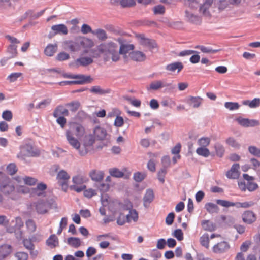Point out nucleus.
<instances>
[{"label":"nucleus","mask_w":260,"mask_h":260,"mask_svg":"<svg viewBox=\"0 0 260 260\" xmlns=\"http://www.w3.org/2000/svg\"><path fill=\"white\" fill-rule=\"evenodd\" d=\"M70 129L66 131V137L69 143L75 149H79L80 143L78 139H80L85 134L84 127L80 123L70 122L69 123Z\"/></svg>","instance_id":"f257e3e1"},{"label":"nucleus","mask_w":260,"mask_h":260,"mask_svg":"<svg viewBox=\"0 0 260 260\" xmlns=\"http://www.w3.org/2000/svg\"><path fill=\"white\" fill-rule=\"evenodd\" d=\"M242 0H204L200 7L199 11L205 16H210V9L213 5L218 7L219 10H223L230 5H238Z\"/></svg>","instance_id":"f03ea898"},{"label":"nucleus","mask_w":260,"mask_h":260,"mask_svg":"<svg viewBox=\"0 0 260 260\" xmlns=\"http://www.w3.org/2000/svg\"><path fill=\"white\" fill-rule=\"evenodd\" d=\"M97 50L104 55L106 61L111 58L113 61L116 62L120 58L118 45L114 42L102 43L98 46Z\"/></svg>","instance_id":"7ed1b4c3"},{"label":"nucleus","mask_w":260,"mask_h":260,"mask_svg":"<svg viewBox=\"0 0 260 260\" xmlns=\"http://www.w3.org/2000/svg\"><path fill=\"white\" fill-rule=\"evenodd\" d=\"M66 78L70 79H75L76 80L74 81H64L59 83L61 86L75 85V84H83L85 83H90L93 81V79L90 76H85L83 75H68L64 76Z\"/></svg>","instance_id":"20e7f679"},{"label":"nucleus","mask_w":260,"mask_h":260,"mask_svg":"<svg viewBox=\"0 0 260 260\" xmlns=\"http://www.w3.org/2000/svg\"><path fill=\"white\" fill-rule=\"evenodd\" d=\"M31 206L38 214H46L52 208V205L48 200H39L33 202Z\"/></svg>","instance_id":"39448f33"},{"label":"nucleus","mask_w":260,"mask_h":260,"mask_svg":"<svg viewBox=\"0 0 260 260\" xmlns=\"http://www.w3.org/2000/svg\"><path fill=\"white\" fill-rule=\"evenodd\" d=\"M39 154L40 151L38 149L30 144H25L21 146L18 157L24 159L25 157H35L39 156Z\"/></svg>","instance_id":"423d86ee"},{"label":"nucleus","mask_w":260,"mask_h":260,"mask_svg":"<svg viewBox=\"0 0 260 260\" xmlns=\"http://www.w3.org/2000/svg\"><path fill=\"white\" fill-rule=\"evenodd\" d=\"M216 203L222 207H229L231 206H236L238 207L247 208H249L254 205V203L252 201L250 202H245L243 203H233L226 200H217Z\"/></svg>","instance_id":"0eeeda50"},{"label":"nucleus","mask_w":260,"mask_h":260,"mask_svg":"<svg viewBox=\"0 0 260 260\" xmlns=\"http://www.w3.org/2000/svg\"><path fill=\"white\" fill-rule=\"evenodd\" d=\"M12 222H15L14 227L12 229H9L10 233H15L17 239H21L23 237V232L20 231L21 228L23 226V222L20 217L15 218V220L12 221Z\"/></svg>","instance_id":"6e6552de"},{"label":"nucleus","mask_w":260,"mask_h":260,"mask_svg":"<svg viewBox=\"0 0 260 260\" xmlns=\"http://www.w3.org/2000/svg\"><path fill=\"white\" fill-rule=\"evenodd\" d=\"M93 62V60L91 57L81 56L71 63L70 66L76 68L80 66L86 67L92 63Z\"/></svg>","instance_id":"1a4fd4ad"},{"label":"nucleus","mask_w":260,"mask_h":260,"mask_svg":"<svg viewBox=\"0 0 260 260\" xmlns=\"http://www.w3.org/2000/svg\"><path fill=\"white\" fill-rule=\"evenodd\" d=\"M109 173L113 177L125 179L129 178L131 175V172L127 168H124L122 171L116 168H112L109 170Z\"/></svg>","instance_id":"9d476101"},{"label":"nucleus","mask_w":260,"mask_h":260,"mask_svg":"<svg viewBox=\"0 0 260 260\" xmlns=\"http://www.w3.org/2000/svg\"><path fill=\"white\" fill-rule=\"evenodd\" d=\"M236 121L240 125L245 127H254L259 126L260 124L259 121L257 120L249 119L241 117H238L236 119Z\"/></svg>","instance_id":"9b49d317"},{"label":"nucleus","mask_w":260,"mask_h":260,"mask_svg":"<svg viewBox=\"0 0 260 260\" xmlns=\"http://www.w3.org/2000/svg\"><path fill=\"white\" fill-rule=\"evenodd\" d=\"M15 186L13 183L8 178L0 185V190L5 194H10L15 190Z\"/></svg>","instance_id":"f8f14e48"},{"label":"nucleus","mask_w":260,"mask_h":260,"mask_svg":"<svg viewBox=\"0 0 260 260\" xmlns=\"http://www.w3.org/2000/svg\"><path fill=\"white\" fill-rule=\"evenodd\" d=\"M230 248L228 242L223 241L215 244L212 247V251L214 253L221 254L227 251Z\"/></svg>","instance_id":"ddd939ff"},{"label":"nucleus","mask_w":260,"mask_h":260,"mask_svg":"<svg viewBox=\"0 0 260 260\" xmlns=\"http://www.w3.org/2000/svg\"><path fill=\"white\" fill-rule=\"evenodd\" d=\"M78 40L80 48L85 49V50L83 52L84 53H87L88 52L87 49L92 48L94 45V42L92 39L85 37H80L78 38Z\"/></svg>","instance_id":"4468645a"},{"label":"nucleus","mask_w":260,"mask_h":260,"mask_svg":"<svg viewBox=\"0 0 260 260\" xmlns=\"http://www.w3.org/2000/svg\"><path fill=\"white\" fill-rule=\"evenodd\" d=\"M139 43L142 46L150 50L157 47V44L154 40L146 38L143 35L140 36Z\"/></svg>","instance_id":"2eb2a0df"},{"label":"nucleus","mask_w":260,"mask_h":260,"mask_svg":"<svg viewBox=\"0 0 260 260\" xmlns=\"http://www.w3.org/2000/svg\"><path fill=\"white\" fill-rule=\"evenodd\" d=\"M70 177L68 173L64 170L60 171L56 177L58 183L62 188H67L68 182Z\"/></svg>","instance_id":"dca6fc26"},{"label":"nucleus","mask_w":260,"mask_h":260,"mask_svg":"<svg viewBox=\"0 0 260 260\" xmlns=\"http://www.w3.org/2000/svg\"><path fill=\"white\" fill-rule=\"evenodd\" d=\"M64 48L71 52H77L80 50L78 38L75 41L67 40L63 42Z\"/></svg>","instance_id":"f3484780"},{"label":"nucleus","mask_w":260,"mask_h":260,"mask_svg":"<svg viewBox=\"0 0 260 260\" xmlns=\"http://www.w3.org/2000/svg\"><path fill=\"white\" fill-rule=\"evenodd\" d=\"M243 221L247 224H252L256 220V214L252 211H245L242 215Z\"/></svg>","instance_id":"a211bd4d"},{"label":"nucleus","mask_w":260,"mask_h":260,"mask_svg":"<svg viewBox=\"0 0 260 260\" xmlns=\"http://www.w3.org/2000/svg\"><path fill=\"white\" fill-rule=\"evenodd\" d=\"M240 165L239 164H233L230 170L226 173V176L229 179H237L240 175L239 172Z\"/></svg>","instance_id":"6ab92c4d"},{"label":"nucleus","mask_w":260,"mask_h":260,"mask_svg":"<svg viewBox=\"0 0 260 260\" xmlns=\"http://www.w3.org/2000/svg\"><path fill=\"white\" fill-rule=\"evenodd\" d=\"M129 58L137 62L144 61L146 59V55L140 51H133L129 53Z\"/></svg>","instance_id":"aec40b11"},{"label":"nucleus","mask_w":260,"mask_h":260,"mask_svg":"<svg viewBox=\"0 0 260 260\" xmlns=\"http://www.w3.org/2000/svg\"><path fill=\"white\" fill-rule=\"evenodd\" d=\"M243 177L247 182V189L249 191H253L258 188V185L253 182L254 178L247 174H244Z\"/></svg>","instance_id":"412c9836"},{"label":"nucleus","mask_w":260,"mask_h":260,"mask_svg":"<svg viewBox=\"0 0 260 260\" xmlns=\"http://www.w3.org/2000/svg\"><path fill=\"white\" fill-rule=\"evenodd\" d=\"M171 84L166 83L161 80H156L151 82L149 86L147 87V90H157L164 87H169Z\"/></svg>","instance_id":"4be33fe9"},{"label":"nucleus","mask_w":260,"mask_h":260,"mask_svg":"<svg viewBox=\"0 0 260 260\" xmlns=\"http://www.w3.org/2000/svg\"><path fill=\"white\" fill-rule=\"evenodd\" d=\"M117 41L121 44L119 48V55L122 54L125 57L126 54L129 51H132L135 49V46L133 44H122L120 39H118Z\"/></svg>","instance_id":"5701e85b"},{"label":"nucleus","mask_w":260,"mask_h":260,"mask_svg":"<svg viewBox=\"0 0 260 260\" xmlns=\"http://www.w3.org/2000/svg\"><path fill=\"white\" fill-rule=\"evenodd\" d=\"M89 175L92 180L101 182L104 178V173L102 171L93 169L90 171Z\"/></svg>","instance_id":"b1692460"},{"label":"nucleus","mask_w":260,"mask_h":260,"mask_svg":"<svg viewBox=\"0 0 260 260\" xmlns=\"http://www.w3.org/2000/svg\"><path fill=\"white\" fill-rule=\"evenodd\" d=\"M183 64L181 62H174L166 66V70L167 71L173 73L175 71L179 73L183 68Z\"/></svg>","instance_id":"393cba45"},{"label":"nucleus","mask_w":260,"mask_h":260,"mask_svg":"<svg viewBox=\"0 0 260 260\" xmlns=\"http://www.w3.org/2000/svg\"><path fill=\"white\" fill-rule=\"evenodd\" d=\"M203 99L200 96H189L186 100V102L193 108H198L200 106Z\"/></svg>","instance_id":"a878e982"},{"label":"nucleus","mask_w":260,"mask_h":260,"mask_svg":"<svg viewBox=\"0 0 260 260\" xmlns=\"http://www.w3.org/2000/svg\"><path fill=\"white\" fill-rule=\"evenodd\" d=\"M69 115V111L62 105L58 106L53 112V115L54 117L58 116H68Z\"/></svg>","instance_id":"bb28decb"},{"label":"nucleus","mask_w":260,"mask_h":260,"mask_svg":"<svg viewBox=\"0 0 260 260\" xmlns=\"http://www.w3.org/2000/svg\"><path fill=\"white\" fill-rule=\"evenodd\" d=\"M51 29L54 32L55 34L67 35L68 32L67 26L63 24L53 25Z\"/></svg>","instance_id":"cd10ccee"},{"label":"nucleus","mask_w":260,"mask_h":260,"mask_svg":"<svg viewBox=\"0 0 260 260\" xmlns=\"http://www.w3.org/2000/svg\"><path fill=\"white\" fill-rule=\"evenodd\" d=\"M46 244L51 248H54L58 246L59 242L58 238L54 234L51 235L47 240Z\"/></svg>","instance_id":"c85d7f7f"},{"label":"nucleus","mask_w":260,"mask_h":260,"mask_svg":"<svg viewBox=\"0 0 260 260\" xmlns=\"http://www.w3.org/2000/svg\"><path fill=\"white\" fill-rule=\"evenodd\" d=\"M113 4L119 3L122 7H131L136 5L135 0H111Z\"/></svg>","instance_id":"c756f323"},{"label":"nucleus","mask_w":260,"mask_h":260,"mask_svg":"<svg viewBox=\"0 0 260 260\" xmlns=\"http://www.w3.org/2000/svg\"><path fill=\"white\" fill-rule=\"evenodd\" d=\"M89 91L91 93L98 95H104L110 92L109 89H103L100 86H93L89 89Z\"/></svg>","instance_id":"7c9ffc66"},{"label":"nucleus","mask_w":260,"mask_h":260,"mask_svg":"<svg viewBox=\"0 0 260 260\" xmlns=\"http://www.w3.org/2000/svg\"><path fill=\"white\" fill-rule=\"evenodd\" d=\"M95 137L99 140L104 139L107 135L106 130L100 126H96L94 130Z\"/></svg>","instance_id":"2f4dec72"},{"label":"nucleus","mask_w":260,"mask_h":260,"mask_svg":"<svg viewBox=\"0 0 260 260\" xmlns=\"http://www.w3.org/2000/svg\"><path fill=\"white\" fill-rule=\"evenodd\" d=\"M88 180V178L83 175L79 174L74 176L72 178V181L74 184L83 185L85 182Z\"/></svg>","instance_id":"473e14b6"},{"label":"nucleus","mask_w":260,"mask_h":260,"mask_svg":"<svg viewBox=\"0 0 260 260\" xmlns=\"http://www.w3.org/2000/svg\"><path fill=\"white\" fill-rule=\"evenodd\" d=\"M154 199V193L152 190L148 189L146 191V193L143 198L144 205L147 206L153 201Z\"/></svg>","instance_id":"72a5a7b5"},{"label":"nucleus","mask_w":260,"mask_h":260,"mask_svg":"<svg viewBox=\"0 0 260 260\" xmlns=\"http://www.w3.org/2000/svg\"><path fill=\"white\" fill-rule=\"evenodd\" d=\"M242 104L244 105L248 106L251 108H256L260 105V99L256 98L252 101L245 100L242 102Z\"/></svg>","instance_id":"f704fd0d"},{"label":"nucleus","mask_w":260,"mask_h":260,"mask_svg":"<svg viewBox=\"0 0 260 260\" xmlns=\"http://www.w3.org/2000/svg\"><path fill=\"white\" fill-rule=\"evenodd\" d=\"M225 143L229 146L235 149H239L241 146L238 141L232 137L227 138L225 140Z\"/></svg>","instance_id":"c9c22d12"},{"label":"nucleus","mask_w":260,"mask_h":260,"mask_svg":"<svg viewBox=\"0 0 260 260\" xmlns=\"http://www.w3.org/2000/svg\"><path fill=\"white\" fill-rule=\"evenodd\" d=\"M47 189V185L43 183H40L37 184L34 188V193L38 196H43L45 194V190Z\"/></svg>","instance_id":"e433bc0d"},{"label":"nucleus","mask_w":260,"mask_h":260,"mask_svg":"<svg viewBox=\"0 0 260 260\" xmlns=\"http://www.w3.org/2000/svg\"><path fill=\"white\" fill-rule=\"evenodd\" d=\"M205 208L206 210L211 214L217 213L219 211L218 206L212 203H207L205 205Z\"/></svg>","instance_id":"4c0bfd02"},{"label":"nucleus","mask_w":260,"mask_h":260,"mask_svg":"<svg viewBox=\"0 0 260 260\" xmlns=\"http://www.w3.org/2000/svg\"><path fill=\"white\" fill-rule=\"evenodd\" d=\"M57 49V44H49L45 49L44 53L48 56H52L56 52Z\"/></svg>","instance_id":"58836bf2"},{"label":"nucleus","mask_w":260,"mask_h":260,"mask_svg":"<svg viewBox=\"0 0 260 260\" xmlns=\"http://www.w3.org/2000/svg\"><path fill=\"white\" fill-rule=\"evenodd\" d=\"M17 46L14 44H11L8 47L7 52L9 54V56L8 59L14 58L17 56Z\"/></svg>","instance_id":"ea45409f"},{"label":"nucleus","mask_w":260,"mask_h":260,"mask_svg":"<svg viewBox=\"0 0 260 260\" xmlns=\"http://www.w3.org/2000/svg\"><path fill=\"white\" fill-rule=\"evenodd\" d=\"M67 243L71 246L74 248L79 247L81 244L80 239L77 237H70L68 238Z\"/></svg>","instance_id":"a19ab883"},{"label":"nucleus","mask_w":260,"mask_h":260,"mask_svg":"<svg viewBox=\"0 0 260 260\" xmlns=\"http://www.w3.org/2000/svg\"><path fill=\"white\" fill-rule=\"evenodd\" d=\"M27 231L31 234L36 231L37 229L36 224L32 219H28L25 222Z\"/></svg>","instance_id":"79ce46f5"},{"label":"nucleus","mask_w":260,"mask_h":260,"mask_svg":"<svg viewBox=\"0 0 260 260\" xmlns=\"http://www.w3.org/2000/svg\"><path fill=\"white\" fill-rule=\"evenodd\" d=\"M201 224L203 228L206 231L211 232L214 231L215 228V226L213 222L210 221L209 220H203L202 221Z\"/></svg>","instance_id":"37998d69"},{"label":"nucleus","mask_w":260,"mask_h":260,"mask_svg":"<svg viewBox=\"0 0 260 260\" xmlns=\"http://www.w3.org/2000/svg\"><path fill=\"white\" fill-rule=\"evenodd\" d=\"M92 34L97 36L98 39L101 41L105 40L107 38L106 31L102 29H98L92 32Z\"/></svg>","instance_id":"c03bdc74"},{"label":"nucleus","mask_w":260,"mask_h":260,"mask_svg":"<svg viewBox=\"0 0 260 260\" xmlns=\"http://www.w3.org/2000/svg\"><path fill=\"white\" fill-rule=\"evenodd\" d=\"M126 221L127 222H131L132 220L136 222L138 220V213L135 210H131L129 214L126 216Z\"/></svg>","instance_id":"a18cd8bd"},{"label":"nucleus","mask_w":260,"mask_h":260,"mask_svg":"<svg viewBox=\"0 0 260 260\" xmlns=\"http://www.w3.org/2000/svg\"><path fill=\"white\" fill-rule=\"evenodd\" d=\"M200 242L202 246L205 247L206 249L209 248V238L208 234L203 235L200 238Z\"/></svg>","instance_id":"49530a36"},{"label":"nucleus","mask_w":260,"mask_h":260,"mask_svg":"<svg viewBox=\"0 0 260 260\" xmlns=\"http://www.w3.org/2000/svg\"><path fill=\"white\" fill-rule=\"evenodd\" d=\"M34 240H35L34 237H32L31 239H24L23 240V244L25 248L30 250V251L33 250L35 248V245L32 243V241Z\"/></svg>","instance_id":"de8ad7c7"},{"label":"nucleus","mask_w":260,"mask_h":260,"mask_svg":"<svg viewBox=\"0 0 260 260\" xmlns=\"http://www.w3.org/2000/svg\"><path fill=\"white\" fill-rule=\"evenodd\" d=\"M146 173L145 172H137L134 174L133 178L137 182H142L146 177Z\"/></svg>","instance_id":"09e8293b"},{"label":"nucleus","mask_w":260,"mask_h":260,"mask_svg":"<svg viewBox=\"0 0 260 260\" xmlns=\"http://www.w3.org/2000/svg\"><path fill=\"white\" fill-rule=\"evenodd\" d=\"M94 142L95 138L92 135H86L85 137L84 145L85 147L91 146L94 144Z\"/></svg>","instance_id":"8fccbe9b"},{"label":"nucleus","mask_w":260,"mask_h":260,"mask_svg":"<svg viewBox=\"0 0 260 260\" xmlns=\"http://www.w3.org/2000/svg\"><path fill=\"white\" fill-rule=\"evenodd\" d=\"M66 105L70 108L71 111L75 112L79 108L80 103L79 102L75 101L68 103Z\"/></svg>","instance_id":"3c124183"},{"label":"nucleus","mask_w":260,"mask_h":260,"mask_svg":"<svg viewBox=\"0 0 260 260\" xmlns=\"http://www.w3.org/2000/svg\"><path fill=\"white\" fill-rule=\"evenodd\" d=\"M197 153L201 156L208 157L210 155L209 149L206 147H201L197 149Z\"/></svg>","instance_id":"603ef678"},{"label":"nucleus","mask_w":260,"mask_h":260,"mask_svg":"<svg viewBox=\"0 0 260 260\" xmlns=\"http://www.w3.org/2000/svg\"><path fill=\"white\" fill-rule=\"evenodd\" d=\"M6 170L9 174L13 175L17 172V168L14 163H10L7 166Z\"/></svg>","instance_id":"864d4df0"},{"label":"nucleus","mask_w":260,"mask_h":260,"mask_svg":"<svg viewBox=\"0 0 260 260\" xmlns=\"http://www.w3.org/2000/svg\"><path fill=\"white\" fill-rule=\"evenodd\" d=\"M24 183L29 186L35 185L37 182V179L31 177L25 176L23 178Z\"/></svg>","instance_id":"5fc2aeb1"},{"label":"nucleus","mask_w":260,"mask_h":260,"mask_svg":"<svg viewBox=\"0 0 260 260\" xmlns=\"http://www.w3.org/2000/svg\"><path fill=\"white\" fill-rule=\"evenodd\" d=\"M210 141L208 137H202L199 139L198 143L201 147H206L210 144Z\"/></svg>","instance_id":"6e6d98bb"},{"label":"nucleus","mask_w":260,"mask_h":260,"mask_svg":"<svg viewBox=\"0 0 260 260\" xmlns=\"http://www.w3.org/2000/svg\"><path fill=\"white\" fill-rule=\"evenodd\" d=\"M215 149L217 155L222 157L224 153V148L222 145L217 143L215 145Z\"/></svg>","instance_id":"4d7b16f0"},{"label":"nucleus","mask_w":260,"mask_h":260,"mask_svg":"<svg viewBox=\"0 0 260 260\" xmlns=\"http://www.w3.org/2000/svg\"><path fill=\"white\" fill-rule=\"evenodd\" d=\"M2 117L3 119L9 122L13 118L12 112L10 110H5L2 113Z\"/></svg>","instance_id":"13d9d810"},{"label":"nucleus","mask_w":260,"mask_h":260,"mask_svg":"<svg viewBox=\"0 0 260 260\" xmlns=\"http://www.w3.org/2000/svg\"><path fill=\"white\" fill-rule=\"evenodd\" d=\"M248 151L252 155L260 157V149L254 146H250L248 147Z\"/></svg>","instance_id":"bf43d9fd"},{"label":"nucleus","mask_w":260,"mask_h":260,"mask_svg":"<svg viewBox=\"0 0 260 260\" xmlns=\"http://www.w3.org/2000/svg\"><path fill=\"white\" fill-rule=\"evenodd\" d=\"M224 106L226 108L229 109L230 110H237L239 108V105L238 103L236 102H225L224 104Z\"/></svg>","instance_id":"052dcab7"},{"label":"nucleus","mask_w":260,"mask_h":260,"mask_svg":"<svg viewBox=\"0 0 260 260\" xmlns=\"http://www.w3.org/2000/svg\"><path fill=\"white\" fill-rule=\"evenodd\" d=\"M196 48L199 49L203 53H214L218 52V50H213L209 48L206 47L204 46L198 45L195 47Z\"/></svg>","instance_id":"680f3d73"},{"label":"nucleus","mask_w":260,"mask_h":260,"mask_svg":"<svg viewBox=\"0 0 260 260\" xmlns=\"http://www.w3.org/2000/svg\"><path fill=\"white\" fill-rule=\"evenodd\" d=\"M22 75L21 73L17 72V73H11L8 77L7 79L10 81V82H14L17 80V79L20 77Z\"/></svg>","instance_id":"e2e57ef3"},{"label":"nucleus","mask_w":260,"mask_h":260,"mask_svg":"<svg viewBox=\"0 0 260 260\" xmlns=\"http://www.w3.org/2000/svg\"><path fill=\"white\" fill-rule=\"evenodd\" d=\"M70 58V55L68 53L61 52L57 54L56 56V59L58 61H62L66 60H68Z\"/></svg>","instance_id":"0e129e2a"},{"label":"nucleus","mask_w":260,"mask_h":260,"mask_svg":"<svg viewBox=\"0 0 260 260\" xmlns=\"http://www.w3.org/2000/svg\"><path fill=\"white\" fill-rule=\"evenodd\" d=\"M70 189L72 190H74L77 192H81L82 191H84V189L86 188V185H80V186H78L77 184H73L70 186Z\"/></svg>","instance_id":"69168bd1"},{"label":"nucleus","mask_w":260,"mask_h":260,"mask_svg":"<svg viewBox=\"0 0 260 260\" xmlns=\"http://www.w3.org/2000/svg\"><path fill=\"white\" fill-rule=\"evenodd\" d=\"M96 190L92 188H88L87 189H84V196L88 198H91L94 196L96 195Z\"/></svg>","instance_id":"338daca9"},{"label":"nucleus","mask_w":260,"mask_h":260,"mask_svg":"<svg viewBox=\"0 0 260 260\" xmlns=\"http://www.w3.org/2000/svg\"><path fill=\"white\" fill-rule=\"evenodd\" d=\"M185 14L186 16L188 19V20L192 23H196L199 20V17L197 16L190 13L187 11H186Z\"/></svg>","instance_id":"774afa93"}]
</instances>
